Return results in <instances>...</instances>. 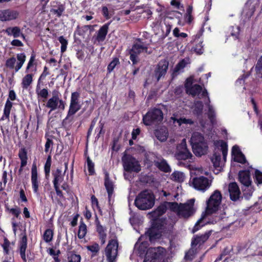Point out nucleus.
<instances>
[{
	"mask_svg": "<svg viewBox=\"0 0 262 262\" xmlns=\"http://www.w3.org/2000/svg\"><path fill=\"white\" fill-rule=\"evenodd\" d=\"M169 62L166 60H161L155 71V75L159 81L161 77L164 76L168 68Z\"/></svg>",
	"mask_w": 262,
	"mask_h": 262,
	"instance_id": "nucleus-17",
	"label": "nucleus"
},
{
	"mask_svg": "<svg viewBox=\"0 0 262 262\" xmlns=\"http://www.w3.org/2000/svg\"><path fill=\"white\" fill-rule=\"evenodd\" d=\"M87 233L86 225L83 222H80L78 232V237L80 239L83 238Z\"/></svg>",
	"mask_w": 262,
	"mask_h": 262,
	"instance_id": "nucleus-39",
	"label": "nucleus"
},
{
	"mask_svg": "<svg viewBox=\"0 0 262 262\" xmlns=\"http://www.w3.org/2000/svg\"><path fill=\"white\" fill-rule=\"evenodd\" d=\"M177 204L173 202H164L161 204L154 211L151 212L148 214L150 218L153 221L159 222L160 221L158 218L165 213L167 209L173 211V209H175Z\"/></svg>",
	"mask_w": 262,
	"mask_h": 262,
	"instance_id": "nucleus-10",
	"label": "nucleus"
},
{
	"mask_svg": "<svg viewBox=\"0 0 262 262\" xmlns=\"http://www.w3.org/2000/svg\"><path fill=\"white\" fill-rule=\"evenodd\" d=\"M163 118V115L162 111L159 108H154L149 110L143 116V121L146 125H151L162 121Z\"/></svg>",
	"mask_w": 262,
	"mask_h": 262,
	"instance_id": "nucleus-9",
	"label": "nucleus"
},
{
	"mask_svg": "<svg viewBox=\"0 0 262 262\" xmlns=\"http://www.w3.org/2000/svg\"><path fill=\"white\" fill-rule=\"evenodd\" d=\"M63 181V175L62 174L61 170L57 169L54 174L53 180L54 186H59Z\"/></svg>",
	"mask_w": 262,
	"mask_h": 262,
	"instance_id": "nucleus-38",
	"label": "nucleus"
},
{
	"mask_svg": "<svg viewBox=\"0 0 262 262\" xmlns=\"http://www.w3.org/2000/svg\"><path fill=\"white\" fill-rule=\"evenodd\" d=\"M19 195H20V198L22 201L25 202H27L28 200H27V197L26 196L25 191L23 190V189H20V192H19Z\"/></svg>",
	"mask_w": 262,
	"mask_h": 262,
	"instance_id": "nucleus-64",
	"label": "nucleus"
},
{
	"mask_svg": "<svg viewBox=\"0 0 262 262\" xmlns=\"http://www.w3.org/2000/svg\"><path fill=\"white\" fill-rule=\"evenodd\" d=\"M155 198L149 190H144L137 196L135 204L140 210H145L151 208L155 204Z\"/></svg>",
	"mask_w": 262,
	"mask_h": 262,
	"instance_id": "nucleus-5",
	"label": "nucleus"
},
{
	"mask_svg": "<svg viewBox=\"0 0 262 262\" xmlns=\"http://www.w3.org/2000/svg\"><path fill=\"white\" fill-rule=\"evenodd\" d=\"M210 235V232H207L201 235H196L192 241L191 245L192 246L198 245H202L206 242Z\"/></svg>",
	"mask_w": 262,
	"mask_h": 262,
	"instance_id": "nucleus-27",
	"label": "nucleus"
},
{
	"mask_svg": "<svg viewBox=\"0 0 262 262\" xmlns=\"http://www.w3.org/2000/svg\"><path fill=\"white\" fill-rule=\"evenodd\" d=\"M156 136L159 140L163 142L167 140L168 133L166 129H162L157 130L156 133Z\"/></svg>",
	"mask_w": 262,
	"mask_h": 262,
	"instance_id": "nucleus-41",
	"label": "nucleus"
},
{
	"mask_svg": "<svg viewBox=\"0 0 262 262\" xmlns=\"http://www.w3.org/2000/svg\"><path fill=\"white\" fill-rule=\"evenodd\" d=\"M5 32L8 36H13L14 38L21 37L24 40L26 38L18 27H8L5 30Z\"/></svg>",
	"mask_w": 262,
	"mask_h": 262,
	"instance_id": "nucleus-23",
	"label": "nucleus"
},
{
	"mask_svg": "<svg viewBox=\"0 0 262 262\" xmlns=\"http://www.w3.org/2000/svg\"><path fill=\"white\" fill-rule=\"evenodd\" d=\"M19 158L21 160V167H24L27 163V151L25 148H21L18 154Z\"/></svg>",
	"mask_w": 262,
	"mask_h": 262,
	"instance_id": "nucleus-40",
	"label": "nucleus"
},
{
	"mask_svg": "<svg viewBox=\"0 0 262 262\" xmlns=\"http://www.w3.org/2000/svg\"><path fill=\"white\" fill-rule=\"evenodd\" d=\"M202 143H206L204 137L200 133H194L190 139V143L192 147Z\"/></svg>",
	"mask_w": 262,
	"mask_h": 262,
	"instance_id": "nucleus-29",
	"label": "nucleus"
},
{
	"mask_svg": "<svg viewBox=\"0 0 262 262\" xmlns=\"http://www.w3.org/2000/svg\"><path fill=\"white\" fill-rule=\"evenodd\" d=\"M163 250L164 249L161 247L149 248L143 262H160Z\"/></svg>",
	"mask_w": 262,
	"mask_h": 262,
	"instance_id": "nucleus-16",
	"label": "nucleus"
},
{
	"mask_svg": "<svg viewBox=\"0 0 262 262\" xmlns=\"http://www.w3.org/2000/svg\"><path fill=\"white\" fill-rule=\"evenodd\" d=\"M203 104L201 101H195L194 102L193 113L198 116L201 115L203 113Z\"/></svg>",
	"mask_w": 262,
	"mask_h": 262,
	"instance_id": "nucleus-37",
	"label": "nucleus"
},
{
	"mask_svg": "<svg viewBox=\"0 0 262 262\" xmlns=\"http://www.w3.org/2000/svg\"><path fill=\"white\" fill-rule=\"evenodd\" d=\"M36 92L38 96L45 99H46L49 95V92L47 89H43L42 90H40V86L39 83H38L37 85Z\"/></svg>",
	"mask_w": 262,
	"mask_h": 262,
	"instance_id": "nucleus-43",
	"label": "nucleus"
},
{
	"mask_svg": "<svg viewBox=\"0 0 262 262\" xmlns=\"http://www.w3.org/2000/svg\"><path fill=\"white\" fill-rule=\"evenodd\" d=\"M192 83L193 78L189 77L187 79L185 83L186 93L193 97L197 96L199 99H202L206 96L208 97L207 101L205 103L208 107L207 114L211 123L214 125L216 123L215 112L213 106L210 104V100L207 90H203L202 86L200 85L196 84L192 85Z\"/></svg>",
	"mask_w": 262,
	"mask_h": 262,
	"instance_id": "nucleus-2",
	"label": "nucleus"
},
{
	"mask_svg": "<svg viewBox=\"0 0 262 262\" xmlns=\"http://www.w3.org/2000/svg\"><path fill=\"white\" fill-rule=\"evenodd\" d=\"M58 93L57 91H53L52 97L46 103V106L50 109L49 113L56 110L63 111L65 109L66 102L59 98Z\"/></svg>",
	"mask_w": 262,
	"mask_h": 262,
	"instance_id": "nucleus-11",
	"label": "nucleus"
},
{
	"mask_svg": "<svg viewBox=\"0 0 262 262\" xmlns=\"http://www.w3.org/2000/svg\"><path fill=\"white\" fill-rule=\"evenodd\" d=\"M10 246V242L7 239L4 240V243L2 245L4 252L8 254L9 253V247Z\"/></svg>",
	"mask_w": 262,
	"mask_h": 262,
	"instance_id": "nucleus-60",
	"label": "nucleus"
},
{
	"mask_svg": "<svg viewBox=\"0 0 262 262\" xmlns=\"http://www.w3.org/2000/svg\"><path fill=\"white\" fill-rule=\"evenodd\" d=\"M232 154L234 157V160L238 163L244 164L246 163V160L245 156L241 152L238 146L234 145L232 149Z\"/></svg>",
	"mask_w": 262,
	"mask_h": 262,
	"instance_id": "nucleus-22",
	"label": "nucleus"
},
{
	"mask_svg": "<svg viewBox=\"0 0 262 262\" xmlns=\"http://www.w3.org/2000/svg\"><path fill=\"white\" fill-rule=\"evenodd\" d=\"M214 154L211 158L213 166L217 170H220L226 161L227 154V146L226 143L222 141H215Z\"/></svg>",
	"mask_w": 262,
	"mask_h": 262,
	"instance_id": "nucleus-4",
	"label": "nucleus"
},
{
	"mask_svg": "<svg viewBox=\"0 0 262 262\" xmlns=\"http://www.w3.org/2000/svg\"><path fill=\"white\" fill-rule=\"evenodd\" d=\"M68 262H80L81 256L79 254H71L68 256Z\"/></svg>",
	"mask_w": 262,
	"mask_h": 262,
	"instance_id": "nucleus-50",
	"label": "nucleus"
},
{
	"mask_svg": "<svg viewBox=\"0 0 262 262\" xmlns=\"http://www.w3.org/2000/svg\"><path fill=\"white\" fill-rule=\"evenodd\" d=\"M52 144H53L52 140L50 139H48L46 141V143L45 144V151L46 152H48L49 151V148H50L51 145H52Z\"/></svg>",
	"mask_w": 262,
	"mask_h": 262,
	"instance_id": "nucleus-62",
	"label": "nucleus"
},
{
	"mask_svg": "<svg viewBox=\"0 0 262 262\" xmlns=\"http://www.w3.org/2000/svg\"><path fill=\"white\" fill-rule=\"evenodd\" d=\"M102 13L104 17L108 19L113 15V12L109 11L108 8L106 6H103L102 8Z\"/></svg>",
	"mask_w": 262,
	"mask_h": 262,
	"instance_id": "nucleus-52",
	"label": "nucleus"
},
{
	"mask_svg": "<svg viewBox=\"0 0 262 262\" xmlns=\"http://www.w3.org/2000/svg\"><path fill=\"white\" fill-rule=\"evenodd\" d=\"M27 247V237L26 234L25 233L21 239L19 245V252L20 255L24 262L27 261L26 256V250Z\"/></svg>",
	"mask_w": 262,
	"mask_h": 262,
	"instance_id": "nucleus-26",
	"label": "nucleus"
},
{
	"mask_svg": "<svg viewBox=\"0 0 262 262\" xmlns=\"http://www.w3.org/2000/svg\"><path fill=\"white\" fill-rule=\"evenodd\" d=\"M58 40L61 43V52L63 53L67 50L68 41L63 36H59Z\"/></svg>",
	"mask_w": 262,
	"mask_h": 262,
	"instance_id": "nucleus-46",
	"label": "nucleus"
},
{
	"mask_svg": "<svg viewBox=\"0 0 262 262\" xmlns=\"http://www.w3.org/2000/svg\"><path fill=\"white\" fill-rule=\"evenodd\" d=\"M238 179L240 182L245 186H249L251 185V180L250 179L249 171H241L238 173Z\"/></svg>",
	"mask_w": 262,
	"mask_h": 262,
	"instance_id": "nucleus-24",
	"label": "nucleus"
},
{
	"mask_svg": "<svg viewBox=\"0 0 262 262\" xmlns=\"http://www.w3.org/2000/svg\"><path fill=\"white\" fill-rule=\"evenodd\" d=\"M92 28V26L91 25H85L81 28L78 27L76 33L80 36H84L85 32Z\"/></svg>",
	"mask_w": 262,
	"mask_h": 262,
	"instance_id": "nucleus-47",
	"label": "nucleus"
},
{
	"mask_svg": "<svg viewBox=\"0 0 262 262\" xmlns=\"http://www.w3.org/2000/svg\"><path fill=\"white\" fill-rule=\"evenodd\" d=\"M12 107V103L9 99H7L4 110V114L1 118L2 120H4L5 119H9V115Z\"/></svg>",
	"mask_w": 262,
	"mask_h": 262,
	"instance_id": "nucleus-34",
	"label": "nucleus"
},
{
	"mask_svg": "<svg viewBox=\"0 0 262 262\" xmlns=\"http://www.w3.org/2000/svg\"><path fill=\"white\" fill-rule=\"evenodd\" d=\"M179 125L180 126L182 124H192L193 122L191 119H186L185 118H180L179 119Z\"/></svg>",
	"mask_w": 262,
	"mask_h": 262,
	"instance_id": "nucleus-57",
	"label": "nucleus"
},
{
	"mask_svg": "<svg viewBox=\"0 0 262 262\" xmlns=\"http://www.w3.org/2000/svg\"><path fill=\"white\" fill-rule=\"evenodd\" d=\"M97 231L100 234L102 244H104L105 242V238L106 237L105 229L98 223L97 225Z\"/></svg>",
	"mask_w": 262,
	"mask_h": 262,
	"instance_id": "nucleus-44",
	"label": "nucleus"
},
{
	"mask_svg": "<svg viewBox=\"0 0 262 262\" xmlns=\"http://www.w3.org/2000/svg\"><path fill=\"white\" fill-rule=\"evenodd\" d=\"M158 223V222L153 221L152 227L147 232L150 241L159 238L161 236V231L160 229L163 225L161 224L157 226Z\"/></svg>",
	"mask_w": 262,
	"mask_h": 262,
	"instance_id": "nucleus-19",
	"label": "nucleus"
},
{
	"mask_svg": "<svg viewBox=\"0 0 262 262\" xmlns=\"http://www.w3.org/2000/svg\"><path fill=\"white\" fill-rule=\"evenodd\" d=\"M118 246L117 239H112L108 241L104 252L107 262H116L118 253Z\"/></svg>",
	"mask_w": 262,
	"mask_h": 262,
	"instance_id": "nucleus-7",
	"label": "nucleus"
},
{
	"mask_svg": "<svg viewBox=\"0 0 262 262\" xmlns=\"http://www.w3.org/2000/svg\"><path fill=\"white\" fill-rule=\"evenodd\" d=\"M195 200L191 199L187 201L185 203H180L174 202L177 204L176 208L173 209V212L182 218L187 219L192 215L195 212L194 208Z\"/></svg>",
	"mask_w": 262,
	"mask_h": 262,
	"instance_id": "nucleus-6",
	"label": "nucleus"
},
{
	"mask_svg": "<svg viewBox=\"0 0 262 262\" xmlns=\"http://www.w3.org/2000/svg\"><path fill=\"white\" fill-rule=\"evenodd\" d=\"M204 218V216H202V217L198 221L193 228L192 232L193 233L197 231L201 226H203L205 224V223H203Z\"/></svg>",
	"mask_w": 262,
	"mask_h": 262,
	"instance_id": "nucleus-54",
	"label": "nucleus"
},
{
	"mask_svg": "<svg viewBox=\"0 0 262 262\" xmlns=\"http://www.w3.org/2000/svg\"><path fill=\"white\" fill-rule=\"evenodd\" d=\"M87 166L89 172V174L90 175H92L94 174L95 173V169H94V163L91 161L90 158L88 157L87 158Z\"/></svg>",
	"mask_w": 262,
	"mask_h": 262,
	"instance_id": "nucleus-48",
	"label": "nucleus"
},
{
	"mask_svg": "<svg viewBox=\"0 0 262 262\" xmlns=\"http://www.w3.org/2000/svg\"><path fill=\"white\" fill-rule=\"evenodd\" d=\"M51 165V156H49L46 161V162L45 165V172L46 176H48L49 174L50 171V167Z\"/></svg>",
	"mask_w": 262,
	"mask_h": 262,
	"instance_id": "nucleus-49",
	"label": "nucleus"
},
{
	"mask_svg": "<svg viewBox=\"0 0 262 262\" xmlns=\"http://www.w3.org/2000/svg\"><path fill=\"white\" fill-rule=\"evenodd\" d=\"M19 13L15 10L10 9L0 10V20L10 21L17 18Z\"/></svg>",
	"mask_w": 262,
	"mask_h": 262,
	"instance_id": "nucleus-18",
	"label": "nucleus"
},
{
	"mask_svg": "<svg viewBox=\"0 0 262 262\" xmlns=\"http://www.w3.org/2000/svg\"><path fill=\"white\" fill-rule=\"evenodd\" d=\"M86 248L88 250L94 253H97L100 249L99 246L97 243H94L92 245L88 246Z\"/></svg>",
	"mask_w": 262,
	"mask_h": 262,
	"instance_id": "nucleus-53",
	"label": "nucleus"
},
{
	"mask_svg": "<svg viewBox=\"0 0 262 262\" xmlns=\"http://www.w3.org/2000/svg\"><path fill=\"white\" fill-rule=\"evenodd\" d=\"M11 45L16 47H22L23 46V42L18 39H14L11 42Z\"/></svg>",
	"mask_w": 262,
	"mask_h": 262,
	"instance_id": "nucleus-63",
	"label": "nucleus"
},
{
	"mask_svg": "<svg viewBox=\"0 0 262 262\" xmlns=\"http://www.w3.org/2000/svg\"><path fill=\"white\" fill-rule=\"evenodd\" d=\"M190 173L195 176H191L189 181V184L195 190L204 192L208 190L212 184V180L204 176L198 175L204 174L208 176V172L204 170L202 167H196L191 165L190 166Z\"/></svg>",
	"mask_w": 262,
	"mask_h": 262,
	"instance_id": "nucleus-3",
	"label": "nucleus"
},
{
	"mask_svg": "<svg viewBox=\"0 0 262 262\" xmlns=\"http://www.w3.org/2000/svg\"><path fill=\"white\" fill-rule=\"evenodd\" d=\"M195 254V251L193 249H191L186 253L185 258L187 260H191L194 257Z\"/></svg>",
	"mask_w": 262,
	"mask_h": 262,
	"instance_id": "nucleus-55",
	"label": "nucleus"
},
{
	"mask_svg": "<svg viewBox=\"0 0 262 262\" xmlns=\"http://www.w3.org/2000/svg\"><path fill=\"white\" fill-rule=\"evenodd\" d=\"M255 70L257 73H260L262 71V57H261L258 60L255 66Z\"/></svg>",
	"mask_w": 262,
	"mask_h": 262,
	"instance_id": "nucleus-58",
	"label": "nucleus"
},
{
	"mask_svg": "<svg viewBox=\"0 0 262 262\" xmlns=\"http://www.w3.org/2000/svg\"><path fill=\"white\" fill-rule=\"evenodd\" d=\"M123 167L127 171L138 172L141 170V166L138 161L132 156H127L122 158Z\"/></svg>",
	"mask_w": 262,
	"mask_h": 262,
	"instance_id": "nucleus-15",
	"label": "nucleus"
},
{
	"mask_svg": "<svg viewBox=\"0 0 262 262\" xmlns=\"http://www.w3.org/2000/svg\"><path fill=\"white\" fill-rule=\"evenodd\" d=\"M193 153L199 157L204 155L207 152L208 145L207 143H202L192 147Z\"/></svg>",
	"mask_w": 262,
	"mask_h": 262,
	"instance_id": "nucleus-25",
	"label": "nucleus"
},
{
	"mask_svg": "<svg viewBox=\"0 0 262 262\" xmlns=\"http://www.w3.org/2000/svg\"><path fill=\"white\" fill-rule=\"evenodd\" d=\"M33 81V75L28 74L22 79L21 86L24 89H27Z\"/></svg>",
	"mask_w": 262,
	"mask_h": 262,
	"instance_id": "nucleus-35",
	"label": "nucleus"
},
{
	"mask_svg": "<svg viewBox=\"0 0 262 262\" xmlns=\"http://www.w3.org/2000/svg\"><path fill=\"white\" fill-rule=\"evenodd\" d=\"M174 157L178 160H186L192 157L187 147L186 139H183L181 143L177 145Z\"/></svg>",
	"mask_w": 262,
	"mask_h": 262,
	"instance_id": "nucleus-13",
	"label": "nucleus"
},
{
	"mask_svg": "<svg viewBox=\"0 0 262 262\" xmlns=\"http://www.w3.org/2000/svg\"><path fill=\"white\" fill-rule=\"evenodd\" d=\"M53 237V232L50 229H47L43 234V239L46 243L52 241Z\"/></svg>",
	"mask_w": 262,
	"mask_h": 262,
	"instance_id": "nucleus-45",
	"label": "nucleus"
},
{
	"mask_svg": "<svg viewBox=\"0 0 262 262\" xmlns=\"http://www.w3.org/2000/svg\"><path fill=\"white\" fill-rule=\"evenodd\" d=\"M10 212L15 216L16 217L18 218L20 213V211L18 207L15 208H11L10 209Z\"/></svg>",
	"mask_w": 262,
	"mask_h": 262,
	"instance_id": "nucleus-61",
	"label": "nucleus"
},
{
	"mask_svg": "<svg viewBox=\"0 0 262 262\" xmlns=\"http://www.w3.org/2000/svg\"><path fill=\"white\" fill-rule=\"evenodd\" d=\"M228 191L231 200L236 201L239 199L241 195V192L239 187L236 183L234 182L229 184L228 186Z\"/></svg>",
	"mask_w": 262,
	"mask_h": 262,
	"instance_id": "nucleus-20",
	"label": "nucleus"
},
{
	"mask_svg": "<svg viewBox=\"0 0 262 262\" xmlns=\"http://www.w3.org/2000/svg\"><path fill=\"white\" fill-rule=\"evenodd\" d=\"M203 46V42H199L195 47V52L198 54H202L204 51Z\"/></svg>",
	"mask_w": 262,
	"mask_h": 262,
	"instance_id": "nucleus-56",
	"label": "nucleus"
},
{
	"mask_svg": "<svg viewBox=\"0 0 262 262\" xmlns=\"http://www.w3.org/2000/svg\"><path fill=\"white\" fill-rule=\"evenodd\" d=\"M187 64L186 61L183 59L180 61L176 66L173 70V75H177L180 72H182L183 69Z\"/></svg>",
	"mask_w": 262,
	"mask_h": 262,
	"instance_id": "nucleus-42",
	"label": "nucleus"
},
{
	"mask_svg": "<svg viewBox=\"0 0 262 262\" xmlns=\"http://www.w3.org/2000/svg\"><path fill=\"white\" fill-rule=\"evenodd\" d=\"M80 94L77 92L72 93L69 109L65 120L71 122L73 120V116L81 108V104L79 101Z\"/></svg>",
	"mask_w": 262,
	"mask_h": 262,
	"instance_id": "nucleus-8",
	"label": "nucleus"
},
{
	"mask_svg": "<svg viewBox=\"0 0 262 262\" xmlns=\"http://www.w3.org/2000/svg\"><path fill=\"white\" fill-rule=\"evenodd\" d=\"M56 3L58 5V7L57 9L52 8L50 10L51 12L53 13L55 15H56L58 17H60L62 14L63 12L65 10L64 6L63 4H61L60 3L58 2H53L51 3L52 7H54V4Z\"/></svg>",
	"mask_w": 262,
	"mask_h": 262,
	"instance_id": "nucleus-33",
	"label": "nucleus"
},
{
	"mask_svg": "<svg viewBox=\"0 0 262 262\" xmlns=\"http://www.w3.org/2000/svg\"><path fill=\"white\" fill-rule=\"evenodd\" d=\"M155 166L160 170L165 172H168L171 170L169 165L168 164L166 160L163 159H158L157 161H156Z\"/></svg>",
	"mask_w": 262,
	"mask_h": 262,
	"instance_id": "nucleus-30",
	"label": "nucleus"
},
{
	"mask_svg": "<svg viewBox=\"0 0 262 262\" xmlns=\"http://www.w3.org/2000/svg\"><path fill=\"white\" fill-rule=\"evenodd\" d=\"M31 183L34 192L39 195L38 192L39 183L37 180V170L36 165H33L31 169Z\"/></svg>",
	"mask_w": 262,
	"mask_h": 262,
	"instance_id": "nucleus-21",
	"label": "nucleus"
},
{
	"mask_svg": "<svg viewBox=\"0 0 262 262\" xmlns=\"http://www.w3.org/2000/svg\"><path fill=\"white\" fill-rule=\"evenodd\" d=\"M104 185L108 193V198H110L114 191V184L110 180L107 172L105 174Z\"/></svg>",
	"mask_w": 262,
	"mask_h": 262,
	"instance_id": "nucleus-32",
	"label": "nucleus"
},
{
	"mask_svg": "<svg viewBox=\"0 0 262 262\" xmlns=\"http://www.w3.org/2000/svg\"><path fill=\"white\" fill-rule=\"evenodd\" d=\"M119 63V60L117 58H114L108 64L107 70L109 72H111L116 66Z\"/></svg>",
	"mask_w": 262,
	"mask_h": 262,
	"instance_id": "nucleus-51",
	"label": "nucleus"
},
{
	"mask_svg": "<svg viewBox=\"0 0 262 262\" xmlns=\"http://www.w3.org/2000/svg\"><path fill=\"white\" fill-rule=\"evenodd\" d=\"M109 25L110 23L104 25L98 30L97 36V40L98 41H102L105 39L108 32Z\"/></svg>",
	"mask_w": 262,
	"mask_h": 262,
	"instance_id": "nucleus-31",
	"label": "nucleus"
},
{
	"mask_svg": "<svg viewBox=\"0 0 262 262\" xmlns=\"http://www.w3.org/2000/svg\"><path fill=\"white\" fill-rule=\"evenodd\" d=\"M148 247V243L147 242H141L140 243L139 241H138L134 247V249L135 251H138V254L140 256H141L143 254L147 253V251L149 249H147Z\"/></svg>",
	"mask_w": 262,
	"mask_h": 262,
	"instance_id": "nucleus-28",
	"label": "nucleus"
},
{
	"mask_svg": "<svg viewBox=\"0 0 262 262\" xmlns=\"http://www.w3.org/2000/svg\"><path fill=\"white\" fill-rule=\"evenodd\" d=\"M222 200V195L221 192L219 190H214L206 201L205 214H215L214 219L212 221H209L208 223L214 224L223 222L224 226L228 227L233 224V222H228V217L226 216L224 210L219 211Z\"/></svg>",
	"mask_w": 262,
	"mask_h": 262,
	"instance_id": "nucleus-1",
	"label": "nucleus"
},
{
	"mask_svg": "<svg viewBox=\"0 0 262 262\" xmlns=\"http://www.w3.org/2000/svg\"><path fill=\"white\" fill-rule=\"evenodd\" d=\"M17 62L16 66V58L12 57L8 58L6 61V67L10 69H15V72H17L23 67L26 61V56L24 53H19L16 55Z\"/></svg>",
	"mask_w": 262,
	"mask_h": 262,
	"instance_id": "nucleus-14",
	"label": "nucleus"
},
{
	"mask_svg": "<svg viewBox=\"0 0 262 262\" xmlns=\"http://www.w3.org/2000/svg\"><path fill=\"white\" fill-rule=\"evenodd\" d=\"M171 179L174 181L181 183L185 179V174L181 171H174L171 175Z\"/></svg>",
	"mask_w": 262,
	"mask_h": 262,
	"instance_id": "nucleus-36",
	"label": "nucleus"
},
{
	"mask_svg": "<svg viewBox=\"0 0 262 262\" xmlns=\"http://www.w3.org/2000/svg\"><path fill=\"white\" fill-rule=\"evenodd\" d=\"M255 176L256 179L258 183H262V172L258 170H256L255 171Z\"/></svg>",
	"mask_w": 262,
	"mask_h": 262,
	"instance_id": "nucleus-59",
	"label": "nucleus"
},
{
	"mask_svg": "<svg viewBox=\"0 0 262 262\" xmlns=\"http://www.w3.org/2000/svg\"><path fill=\"white\" fill-rule=\"evenodd\" d=\"M143 52H147V47L141 41L140 39H138L134 44L129 52L130 59L134 64H136L138 62V56Z\"/></svg>",
	"mask_w": 262,
	"mask_h": 262,
	"instance_id": "nucleus-12",
	"label": "nucleus"
}]
</instances>
